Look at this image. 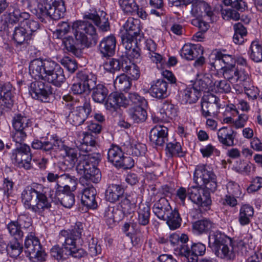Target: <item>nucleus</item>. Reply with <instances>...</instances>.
Returning a JSON list of instances; mask_svg holds the SVG:
<instances>
[{
  "mask_svg": "<svg viewBox=\"0 0 262 262\" xmlns=\"http://www.w3.org/2000/svg\"><path fill=\"white\" fill-rule=\"evenodd\" d=\"M83 230L82 223L76 222L71 230H63L59 235L58 242L64 249L69 252V255L74 258L80 259L85 257L88 254L84 249L79 247L83 244Z\"/></svg>",
  "mask_w": 262,
  "mask_h": 262,
  "instance_id": "obj_1",
  "label": "nucleus"
},
{
  "mask_svg": "<svg viewBox=\"0 0 262 262\" xmlns=\"http://www.w3.org/2000/svg\"><path fill=\"white\" fill-rule=\"evenodd\" d=\"M35 183L28 186L22 192V201L25 207L33 212L41 214L51 207V203L43 193L35 189Z\"/></svg>",
  "mask_w": 262,
  "mask_h": 262,
  "instance_id": "obj_2",
  "label": "nucleus"
},
{
  "mask_svg": "<svg viewBox=\"0 0 262 262\" xmlns=\"http://www.w3.org/2000/svg\"><path fill=\"white\" fill-rule=\"evenodd\" d=\"M73 34L78 43L85 47H89L93 40L96 41V29L89 21H76L72 25Z\"/></svg>",
  "mask_w": 262,
  "mask_h": 262,
  "instance_id": "obj_3",
  "label": "nucleus"
},
{
  "mask_svg": "<svg viewBox=\"0 0 262 262\" xmlns=\"http://www.w3.org/2000/svg\"><path fill=\"white\" fill-rule=\"evenodd\" d=\"M66 12L64 2L54 1L53 4H39L36 9V15L42 22L53 19L58 20L63 17Z\"/></svg>",
  "mask_w": 262,
  "mask_h": 262,
  "instance_id": "obj_4",
  "label": "nucleus"
},
{
  "mask_svg": "<svg viewBox=\"0 0 262 262\" xmlns=\"http://www.w3.org/2000/svg\"><path fill=\"white\" fill-rule=\"evenodd\" d=\"M24 252L27 257L30 260L34 258L38 260H45L46 254L43 249L39 240L35 233L31 230L28 233L24 242Z\"/></svg>",
  "mask_w": 262,
  "mask_h": 262,
  "instance_id": "obj_5",
  "label": "nucleus"
},
{
  "mask_svg": "<svg viewBox=\"0 0 262 262\" xmlns=\"http://www.w3.org/2000/svg\"><path fill=\"white\" fill-rule=\"evenodd\" d=\"M6 227L15 239H22L25 234L33 230L31 219L24 214L19 215L17 220L11 221Z\"/></svg>",
  "mask_w": 262,
  "mask_h": 262,
  "instance_id": "obj_6",
  "label": "nucleus"
},
{
  "mask_svg": "<svg viewBox=\"0 0 262 262\" xmlns=\"http://www.w3.org/2000/svg\"><path fill=\"white\" fill-rule=\"evenodd\" d=\"M13 162L19 167L29 169L31 167L30 148L27 144L16 145L11 156Z\"/></svg>",
  "mask_w": 262,
  "mask_h": 262,
  "instance_id": "obj_7",
  "label": "nucleus"
},
{
  "mask_svg": "<svg viewBox=\"0 0 262 262\" xmlns=\"http://www.w3.org/2000/svg\"><path fill=\"white\" fill-rule=\"evenodd\" d=\"M77 78L80 81L74 83L71 87V90L75 94L89 92L95 86L96 78L93 75H88L81 71L77 73Z\"/></svg>",
  "mask_w": 262,
  "mask_h": 262,
  "instance_id": "obj_8",
  "label": "nucleus"
},
{
  "mask_svg": "<svg viewBox=\"0 0 262 262\" xmlns=\"http://www.w3.org/2000/svg\"><path fill=\"white\" fill-rule=\"evenodd\" d=\"M220 99L212 94L204 95L201 102L202 114L205 117L217 115L220 108Z\"/></svg>",
  "mask_w": 262,
  "mask_h": 262,
  "instance_id": "obj_9",
  "label": "nucleus"
},
{
  "mask_svg": "<svg viewBox=\"0 0 262 262\" xmlns=\"http://www.w3.org/2000/svg\"><path fill=\"white\" fill-rule=\"evenodd\" d=\"M91 112L90 102H85L83 106L74 108L69 115L68 119L75 126L82 124Z\"/></svg>",
  "mask_w": 262,
  "mask_h": 262,
  "instance_id": "obj_10",
  "label": "nucleus"
},
{
  "mask_svg": "<svg viewBox=\"0 0 262 262\" xmlns=\"http://www.w3.org/2000/svg\"><path fill=\"white\" fill-rule=\"evenodd\" d=\"M190 199L194 203L202 207H207L211 204L210 192L202 191L201 188L193 186L188 189Z\"/></svg>",
  "mask_w": 262,
  "mask_h": 262,
  "instance_id": "obj_11",
  "label": "nucleus"
},
{
  "mask_svg": "<svg viewBox=\"0 0 262 262\" xmlns=\"http://www.w3.org/2000/svg\"><path fill=\"white\" fill-rule=\"evenodd\" d=\"M29 93L33 98L39 99L44 102L47 101V98L52 94L51 86L40 81L31 83Z\"/></svg>",
  "mask_w": 262,
  "mask_h": 262,
  "instance_id": "obj_12",
  "label": "nucleus"
},
{
  "mask_svg": "<svg viewBox=\"0 0 262 262\" xmlns=\"http://www.w3.org/2000/svg\"><path fill=\"white\" fill-rule=\"evenodd\" d=\"M114 188L113 185L109 186L105 191V197L106 201L109 202L111 204L108 205L107 208L105 210L104 217L107 225L113 228L115 225V215H114Z\"/></svg>",
  "mask_w": 262,
  "mask_h": 262,
  "instance_id": "obj_13",
  "label": "nucleus"
},
{
  "mask_svg": "<svg viewBox=\"0 0 262 262\" xmlns=\"http://www.w3.org/2000/svg\"><path fill=\"white\" fill-rule=\"evenodd\" d=\"M206 251V246L202 243H192L190 247L183 246L180 250V255L187 258L193 257V260H198V256L204 255Z\"/></svg>",
  "mask_w": 262,
  "mask_h": 262,
  "instance_id": "obj_14",
  "label": "nucleus"
},
{
  "mask_svg": "<svg viewBox=\"0 0 262 262\" xmlns=\"http://www.w3.org/2000/svg\"><path fill=\"white\" fill-rule=\"evenodd\" d=\"M100 160V155L98 153H94L89 155H80L79 162L78 163L77 170H88L89 167H96Z\"/></svg>",
  "mask_w": 262,
  "mask_h": 262,
  "instance_id": "obj_15",
  "label": "nucleus"
},
{
  "mask_svg": "<svg viewBox=\"0 0 262 262\" xmlns=\"http://www.w3.org/2000/svg\"><path fill=\"white\" fill-rule=\"evenodd\" d=\"M168 128L164 126L156 125L150 132V141L158 146H162L167 141Z\"/></svg>",
  "mask_w": 262,
  "mask_h": 262,
  "instance_id": "obj_16",
  "label": "nucleus"
},
{
  "mask_svg": "<svg viewBox=\"0 0 262 262\" xmlns=\"http://www.w3.org/2000/svg\"><path fill=\"white\" fill-rule=\"evenodd\" d=\"M235 250L233 241L231 238L214 252L218 257L229 260L235 258Z\"/></svg>",
  "mask_w": 262,
  "mask_h": 262,
  "instance_id": "obj_17",
  "label": "nucleus"
},
{
  "mask_svg": "<svg viewBox=\"0 0 262 262\" xmlns=\"http://www.w3.org/2000/svg\"><path fill=\"white\" fill-rule=\"evenodd\" d=\"M236 133L231 128L223 127L217 132L219 141L224 146L230 147L234 144V139Z\"/></svg>",
  "mask_w": 262,
  "mask_h": 262,
  "instance_id": "obj_18",
  "label": "nucleus"
},
{
  "mask_svg": "<svg viewBox=\"0 0 262 262\" xmlns=\"http://www.w3.org/2000/svg\"><path fill=\"white\" fill-rule=\"evenodd\" d=\"M203 12L208 17H211L213 14L212 8L208 4L202 1H196L191 4L190 13L194 17L202 16Z\"/></svg>",
  "mask_w": 262,
  "mask_h": 262,
  "instance_id": "obj_19",
  "label": "nucleus"
},
{
  "mask_svg": "<svg viewBox=\"0 0 262 262\" xmlns=\"http://www.w3.org/2000/svg\"><path fill=\"white\" fill-rule=\"evenodd\" d=\"M203 50L201 46L185 44L181 50V56L182 58L192 60L199 56L202 55Z\"/></svg>",
  "mask_w": 262,
  "mask_h": 262,
  "instance_id": "obj_20",
  "label": "nucleus"
},
{
  "mask_svg": "<svg viewBox=\"0 0 262 262\" xmlns=\"http://www.w3.org/2000/svg\"><path fill=\"white\" fill-rule=\"evenodd\" d=\"M152 210L155 215L159 219L164 220L166 216L169 214L172 208L167 200L165 198H162L154 204Z\"/></svg>",
  "mask_w": 262,
  "mask_h": 262,
  "instance_id": "obj_21",
  "label": "nucleus"
},
{
  "mask_svg": "<svg viewBox=\"0 0 262 262\" xmlns=\"http://www.w3.org/2000/svg\"><path fill=\"white\" fill-rule=\"evenodd\" d=\"M12 88V85L9 82H0V103L7 108H10L13 104L11 94Z\"/></svg>",
  "mask_w": 262,
  "mask_h": 262,
  "instance_id": "obj_22",
  "label": "nucleus"
},
{
  "mask_svg": "<svg viewBox=\"0 0 262 262\" xmlns=\"http://www.w3.org/2000/svg\"><path fill=\"white\" fill-rule=\"evenodd\" d=\"M99 50L103 57L113 56L115 54V36L111 35L104 38L99 44Z\"/></svg>",
  "mask_w": 262,
  "mask_h": 262,
  "instance_id": "obj_23",
  "label": "nucleus"
},
{
  "mask_svg": "<svg viewBox=\"0 0 262 262\" xmlns=\"http://www.w3.org/2000/svg\"><path fill=\"white\" fill-rule=\"evenodd\" d=\"M124 192V189L123 188H120L119 193L116 194L117 196V201H120L117 206V210L118 213H120V215L119 220H122L125 215L130 213V201L124 196L123 193Z\"/></svg>",
  "mask_w": 262,
  "mask_h": 262,
  "instance_id": "obj_24",
  "label": "nucleus"
},
{
  "mask_svg": "<svg viewBox=\"0 0 262 262\" xmlns=\"http://www.w3.org/2000/svg\"><path fill=\"white\" fill-rule=\"evenodd\" d=\"M134 165V161L132 158L124 156L122 149L116 145V167L129 169Z\"/></svg>",
  "mask_w": 262,
  "mask_h": 262,
  "instance_id": "obj_25",
  "label": "nucleus"
},
{
  "mask_svg": "<svg viewBox=\"0 0 262 262\" xmlns=\"http://www.w3.org/2000/svg\"><path fill=\"white\" fill-rule=\"evenodd\" d=\"M106 13L101 12L100 15L97 13H88L84 15V18L92 20L95 25L102 31H107L110 29L108 19L105 18Z\"/></svg>",
  "mask_w": 262,
  "mask_h": 262,
  "instance_id": "obj_26",
  "label": "nucleus"
},
{
  "mask_svg": "<svg viewBox=\"0 0 262 262\" xmlns=\"http://www.w3.org/2000/svg\"><path fill=\"white\" fill-rule=\"evenodd\" d=\"M231 238L220 231H215L209 236V246L214 251Z\"/></svg>",
  "mask_w": 262,
  "mask_h": 262,
  "instance_id": "obj_27",
  "label": "nucleus"
},
{
  "mask_svg": "<svg viewBox=\"0 0 262 262\" xmlns=\"http://www.w3.org/2000/svg\"><path fill=\"white\" fill-rule=\"evenodd\" d=\"M167 83L164 80L159 79L151 85L150 91L151 96L158 99H163L167 96Z\"/></svg>",
  "mask_w": 262,
  "mask_h": 262,
  "instance_id": "obj_28",
  "label": "nucleus"
},
{
  "mask_svg": "<svg viewBox=\"0 0 262 262\" xmlns=\"http://www.w3.org/2000/svg\"><path fill=\"white\" fill-rule=\"evenodd\" d=\"M6 17L5 21L10 24L16 23L18 21H24L29 20L30 14L25 12H20L18 9H14L12 8V12L9 10V12L6 15H4Z\"/></svg>",
  "mask_w": 262,
  "mask_h": 262,
  "instance_id": "obj_29",
  "label": "nucleus"
},
{
  "mask_svg": "<svg viewBox=\"0 0 262 262\" xmlns=\"http://www.w3.org/2000/svg\"><path fill=\"white\" fill-rule=\"evenodd\" d=\"M192 230L196 234L207 233L214 228V224L209 219H203L192 223Z\"/></svg>",
  "mask_w": 262,
  "mask_h": 262,
  "instance_id": "obj_30",
  "label": "nucleus"
},
{
  "mask_svg": "<svg viewBox=\"0 0 262 262\" xmlns=\"http://www.w3.org/2000/svg\"><path fill=\"white\" fill-rule=\"evenodd\" d=\"M213 80L210 74H204L198 78L195 82V88L198 90L205 92H212Z\"/></svg>",
  "mask_w": 262,
  "mask_h": 262,
  "instance_id": "obj_31",
  "label": "nucleus"
},
{
  "mask_svg": "<svg viewBox=\"0 0 262 262\" xmlns=\"http://www.w3.org/2000/svg\"><path fill=\"white\" fill-rule=\"evenodd\" d=\"M140 23V21L138 19L128 18L124 25L125 32L123 34L131 36H139L141 31Z\"/></svg>",
  "mask_w": 262,
  "mask_h": 262,
  "instance_id": "obj_32",
  "label": "nucleus"
},
{
  "mask_svg": "<svg viewBox=\"0 0 262 262\" xmlns=\"http://www.w3.org/2000/svg\"><path fill=\"white\" fill-rule=\"evenodd\" d=\"M56 86H60L66 81L63 69L59 66L50 75L44 79Z\"/></svg>",
  "mask_w": 262,
  "mask_h": 262,
  "instance_id": "obj_33",
  "label": "nucleus"
},
{
  "mask_svg": "<svg viewBox=\"0 0 262 262\" xmlns=\"http://www.w3.org/2000/svg\"><path fill=\"white\" fill-rule=\"evenodd\" d=\"M145 49L147 51L146 55L153 62L158 63H161L163 60L162 56L156 52L157 45L152 39H147L145 41Z\"/></svg>",
  "mask_w": 262,
  "mask_h": 262,
  "instance_id": "obj_34",
  "label": "nucleus"
},
{
  "mask_svg": "<svg viewBox=\"0 0 262 262\" xmlns=\"http://www.w3.org/2000/svg\"><path fill=\"white\" fill-rule=\"evenodd\" d=\"M213 55L215 61L210 64L214 68H216L217 65L221 62L224 64L223 67H231L235 65V60L231 55L224 54L221 52H217Z\"/></svg>",
  "mask_w": 262,
  "mask_h": 262,
  "instance_id": "obj_35",
  "label": "nucleus"
},
{
  "mask_svg": "<svg viewBox=\"0 0 262 262\" xmlns=\"http://www.w3.org/2000/svg\"><path fill=\"white\" fill-rule=\"evenodd\" d=\"M59 150H64L66 154L65 162H67L68 165L73 167L76 162H79V155L78 150L76 148H70L63 144V147L60 148Z\"/></svg>",
  "mask_w": 262,
  "mask_h": 262,
  "instance_id": "obj_36",
  "label": "nucleus"
},
{
  "mask_svg": "<svg viewBox=\"0 0 262 262\" xmlns=\"http://www.w3.org/2000/svg\"><path fill=\"white\" fill-rule=\"evenodd\" d=\"M223 69V75L225 79H228L231 82H236L238 80H244L242 79V74L239 73L238 70L235 67V65L229 67H222Z\"/></svg>",
  "mask_w": 262,
  "mask_h": 262,
  "instance_id": "obj_37",
  "label": "nucleus"
},
{
  "mask_svg": "<svg viewBox=\"0 0 262 262\" xmlns=\"http://www.w3.org/2000/svg\"><path fill=\"white\" fill-rule=\"evenodd\" d=\"M31 39L28 33L27 28L24 26L16 27L13 33V39L17 45H22Z\"/></svg>",
  "mask_w": 262,
  "mask_h": 262,
  "instance_id": "obj_38",
  "label": "nucleus"
},
{
  "mask_svg": "<svg viewBox=\"0 0 262 262\" xmlns=\"http://www.w3.org/2000/svg\"><path fill=\"white\" fill-rule=\"evenodd\" d=\"M160 114L162 116L161 120L167 121V119H172L177 115V109L173 104L165 101L162 104Z\"/></svg>",
  "mask_w": 262,
  "mask_h": 262,
  "instance_id": "obj_39",
  "label": "nucleus"
},
{
  "mask_svg": "<svg viewBox=\"0 0 262 262\" xmlns=\"http://www.w3.org/2000/svg\"><path fill=\"white\" fill-rule=\"evenodd\" d=\"M43 61L35 59L30 63L29 72L35 79L43 80Z\"/></svg>",
  "mask_w": 262,
  "mask_h": 262,
  "instance_id": "obj_40",
  "label": "nucleus"
},
{
  "mask_svg": "<svg viewBox=\"0 0 262 262\" xmlns=\"http://www.w3.org/2000/svg\"><path fill=\"white\" fill-rule=\"evenodd\" d=\"M254 214V209L252 206L243 205L240 209L238 221L242 226L249 224L250 219Z\"/></svg>",
  "mask_w": 262,
  "mask_h": 262,
  "instance_id": "obj_41",
  "label": "nucleus"
},
{
  "mask_svg": "<svg viewBox=\"0 0 262 262\" xmlns=\"http://www.w3.org/2000/svg\"><path fill=\"white\" fill-rule=\"evenodd\" d=\"M216 179L215 174L212 171L205 169L204 165H199L196 167L194 172V179L197 180H214Z\"/></svg>",
  "mask_w": 262,
  "mask_h": 262,
  "instance_id": "obj_42",
  "label": "nucleus"
},
{
  "mask_svg": "<svg viewBox=\"0 0 262 262\" xmlns=\"http://www.w3.org/2000/svg\"><path fill=\"white\" fill-rule=\"evenodd\" d=\"M201 93L195 87L186 89L183 94V100L189 104L195 103L201 97Z\"/></svg>",
  "mask_w": 262,
  "mask_h": 262,
  "instance_id": "obj_43",
  "label": "nucleus"
},
{
  "mask_svg": "<svg viewBox=\"0 0 262 262\" xmlns=\"http://www.w3.org/2000/svg\"><path fill=\"white\" fill-rule=\"evenodd\" d=\"M250 58L254 62L262 61V46L257 41L252 42L248 51Z\"/></svg>",
  "mask_w": 262,
  "mask_h": 262,
  "instance_id": "obj_44",
  "label": "nucleus"
},
{
  "mask_svg": "<svg viewBox=\"0 0 262 262\" xmlns=\"http://www.w3.org/2000/svg\"><path fill=\"white\" fill-rule=\"evenodd\" d=\"M31 124L30 120L21 114H15L13 118L12 125L15 130H25Z\"/></svg>",
  "mask_w": 262,
  "mask_h": 262,
  "instance_id": "obj_45",
  "label": "nucleus"
},
{
  "mask_svg": "<svg viewBox=\"0 0 262 262\" xmlns=\"http://www.w3.org/2000/svg\"><path fill=\"white\" fill-rule=\"evenodd\" d=\"M164 221H166V223L171 230H176L181 226V219L176 209L171 210L169 214L166 216Z\"/></svg>",
  "mask_w": 262,
  "mask_h": 262,
  "instance_id": "obj_46",
  "label": "nucleus"
},
{
  "mask_svg": "<svg viewBox=\"0 0 262 262\" xmlns=\"http://www.w3.org/2000/svg\"><path fill=\"white\" fill-rule=\"evenodd\" d=\"M147 107L136 106L129 110V115L132 119L136 122L144 121L147 117L146 109Z\"/></svg>",
  "mask_w": 262,
  "mask_h": 262,
  "instance_id": "obj_47",
  "label": "nucleus"
},
{
  "mask_svg": "<svg viewBox=\"0 0 262 262\" xmlns=\"http://www.w3.org/2000/svg\"><path fill=\"white\" fill-rule=\"evenodd\" d=\"M19 240L14 239L13 241H10L7 245V251L11 257L16 258L23 251L22 243L20 242Z\"/></svg>",
  "mask_w": 262,
  "mask_h": 262,
  "instance_id": "obj_48",
  "label": "nucleus"
},
{
  "mask_svg": "<svg viewBox=\"0 0 262 262\" xmlns=\"http://www.w3.org/2000/svg\"><path fill=\"white\" fill-rule=\"evenodd\" d=\"M56 196L60 204L66 208H70L75 203V195L70 192L57 193Z\"/></svg>",
  "mask_w": 262,
  "mask_h": 262,
  "instance_id": "obj_49",
  "label": "nucleus"
},
{
  "mask_svg": "<svg viewBox=\"0 0 262 262\" xmlns=\"http://www.w3.org/2000/svg\"><path fill=\"white\" fill-rule=\"evenodd\" d=\"M93 90L92 98L97 103H102L107 94L106 89L102 84H98L91 89Z\"/></svg>",
  "mask_w": 262,
  "mask_h": 262,
  "instance_id": "obj_50",
  "label": "nucleus"
},
{
  "mask_svg": "<svg viewBox=\"0 0 262 262\" xmlns=\"http://www.w3.org/2000/svg\"><path fill=\"white\" fill-rule=\"evenodd\" d=\"M88 169L77 170L86 180H98L101 178V173L97 167H89Z\"/></svg>",
  "mask_w": 262,
  "mask_h": 262,
  "instance_id": "obj_51",
  "label": "nucleus"
},
{
  "mask_svg": "<svg viewBox=\"0 0 262 262\" xmlns=\"http://www.w3.org/2000/svg\"><path fill=\"white\" fill-rule=\"evenodd\" d=\"M166 150L171 156L182 157L185 155V151L183 150L181 144L179 142L168 143Z\"/></svg>",
  "mask_w": 262,
  "mask_h": 262,
  "instance_id": "obj_52",
  "label": "nucleus"
},
{
  "mask_svg": "<svg viewBox=\"0 0 262 262\" xmlns=\"http://www.w3.org/2000/svg\"><path fill=\"white\" fill-rule=\"evenodd\" d=\"M118 3L122 10L126 13L132 14L138 10V5L135 0H119Z\"/></svg>",
  "mask_w": 262,
  "mask_h": 262,
  "instance_id": "obj_53",
  "label": "nucleus"
},
{
  "mask_svg": "<svg viewBox=\"0 0 262 262\" xmlns=\"http://www.w3.org/2000/svg\"><path fill=\"white\" fill-rule=\"evenodd\" d=\"M230 91V85L226 80H215L213 81L212 92L227 93Z\"/></svg>",
  "mask_w": 262,
  "mask_h": 262,
  "instance_id": "obj_54",
  "label": "nucleus"
},
{
  "mask_svg": "<svg viewBox=\"0 0 262 262\" xmlns=\"http://www.w3.org/2000/svg\"><path fill=\"white\" fill-rule=\"evenodd\" d=\"M150 208L148 206H140L138 212V221L140 224L145 226L149 223Z\"/></svg>",
  "mask_w": 262,
  "mask_h": 262,
  "instance_id": "obj_55",
  "label": "nucleus"
},
{
  "mask_svg": "<svg viewBox=\"0 0 262 262\" xmlns=\"http://www.w3.org/2000/svg\"><path fill=\"white\" fill-rule=\"evenodd\" d=\"M63 147V143L59 140H51L50 141L43 142L42 150L45 151H50L51 150H60Z\"/></svg>",
  "mask_w": 262,
  "mask_h": 262,
  "instance_id": "obj_56",
  "label": "nucleus"
},
{
  "mask_svg": "<svg viewBox=\"0 0 262 262\" xmlns=\"http://www.w3.org/2000/svg\"><path fill=\"white\" fill-rule=\"evenodd\" d=\"M88 248L89 253L92 257L96 256L101 252V248L97 244V239L94 237L89 239Z\"/></svg>",
  "mask_w": 262,
  "mask_h": 262,
  "instance_id": "obj_57",
  "label": "nucleus"
},
{
  "mask_svg": "<svg viewBox=\"0 0 262 262\" xmlns=\"http://www.w3.org/2000/svg\"><path fill=\"white\" fill-rule=\"evenodd\" d=\"M59 65L53 61H43V80L50 75Z\"/></svg>",
  "mask_w": 262,
  "mask_h": 262,
  "instance_id": "obj_58",
  "label": "nucleus"
},
{
  "mask_svg": "<svg viewBox=\"0 0 262 262\" xmlns=\"http://www.w3.org/2000/svg\"><path fill=\"white\" fill-rule=\"evenodd\" d=\"M137 37L138 36H131L125 34L121 35L122 43L126 49V53L127 51H129L133 49L135 46H136V41L134 40V38Z\"/></svg>",
  "mask_w": 262,
  "mask_h": 262,
  "instance_id": "obj_59",
  "label": "nucleus"
},
{
  "mask_svg": "<svg viewBox=\"0 0 262 262\" xmlns=\"http://www.w3.org/2000/svg\"><path fill=\"white\" fill-rule=\"evenodd\" d=\"M60 63L71 73H74L77 68V63L75 60L68 56L62 58Z\"/></svg>",
  "mask_w": 262,
  "mask_h": 262,
  "instance_id": "obj_60",
  "label": "nucleus"
},
{
  "mask_svg": "<svg viewBox=\"0 0 262 262\" xmlns=\"http://www.w3.org/2000/svg\"><path fill=\"white\" fill-rule=\"evenodd\" d=\"M81 204L87 209H95L97 208V202L96 200V196H81Z\"/></svg>",
  "mask_w": 262,
  "mask_h": 262,
  "instance_id": "obj_61",
  "label": "nucleus"
},
{
  "mask_svg": "<svg viewBox=\"0 0 262 262\" xmlns=\"http://www.w3.org/2000/svg\"><path fill=\"white\" fill-rule=\"evenodd\" d=\"M118 81V86L120 90L125 91L129 89L131 85L129 78L125 74H121L116 78V82Z\"/></svg>",
  "mask_w": 262,
  "mask_h": 262,
  "instance_id": "obj_62",
  "label": "nucleus"
},
{
  "mask_svg": "<svg viewBox=\"0 0 262 262\" xmlns=\"http://www.w3.org/2000/svg\"><path fill=\"white\" fill-rule=\"evenodd\" d=\"M25 25V28H27L28 34L32 38L34 33L39 28V25L37 21L32 19L27 20L25 23L21 24Z\"/></svg>",
  "mask_w": 262,
  "mask_h": 262,
  "instance_id": "obj_63",
  "label": "nucleus"
},
{
  "mask_svg": "<svg viewBox=\"0 0 262 262\" xmlns=\"http://www.w3.org/2000/svg\"><path fill=\"white\" fill-rule=\"evenodd\" d=\"M129 104V100L123 93H116V112L117 108H126Z\"/></svg>",
  "mask_w": 262,
  "mask_h": 262,
  "instance_id": "obj_64",
  "label": "nucleus"
}]
</instances>
